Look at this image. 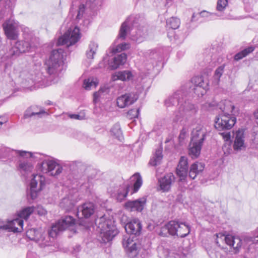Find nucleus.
<instances>
[{
	"label": "nucleus",
	"instance_id": "obj_1",
	"mask_svg": "<svg viewBox=\"0 0 258 258\" xmlns=\"http://www.w3.org/2000/svg\"><path fill=\"white\" fill-rule=\"evenodd\" d=\"M164 103L167 108L178 106L173 120V122L176 124L185 125L187 120L197 111L194 104L184 99V93L181 90L177 91L169 96Z\"/></svg>",
	"mask_w": 258,
	"mask_h": 258
},
{
	"label": "nucleus",
	"instance_id": "obj_2",
	"mask_svg": "<svg viewBox=\"0 0 258 258\" xmlns=\"http://www.w3.org/2000/svg\"><path fill=\"white\" fill-rule=\"evenodd\" d=\"M124 228L126 232L130 235L123 238V246L126 249L128 256L130 258H135L138 255L141 246L137 239H134V235L140 234L142 229L141 223L139 219H134L128 222Z\"/></svg>",
	"mask_w": 258,
	"mask_h": 258
},
{
	"label": "nucleus",
	"instance_id": "obj_3",
	"mask_svg": "<svg viewBox=\"0 0 258 258\" xmlns=\"http://www.w3.org/2000/svg\"><path fill=\"white\" fill-rule=\"evenodd\" d=\"M19 156L20 159L17 163V169L21 176L26 178L32 172L34 166L31 158H38L40 155L22 150H14L5 147L0 148V156H7L10 153Z\"/></svg>",
	"mask_w": 258,
	"mask_h": 258
},
{
	"label": "nucleus",
	"instance_id": "obj_4",
	"mask_svg": "<svg viewBox=\"0 0 258 258\" xmlns=\"http://www.w3.org/2000/svg\"><path fill=\"white\" fill-rule=\"evenodd\" d=\"M128 33L131 35L132 39L139 43L143 41L145 36L143 28L138 25L136 18L132 16L122 24L117 40H124Z\"/></svg>",
	"mask_w": 258,
	"mask_h": 258
},
{
	"label": "nucleus",
	"instance_id": "obj_5",
	"mask_svg": "<svg viewBox=\"0 0 258 258\" xmlns=\"http://www.w3.org/2000/svg\"><path fill=\"white\" fill-rule=\"evenodd\" d=\"M75 219L72 216H66L61 219L58 220L55 224L52 225L51 229L48 232V235L45 234H39L38 240L36 242L39 243L41 246L49 245L50 237L54 238L56 237L59 232H61L70 226L75 224Z\"/></svg>",
	"mask_w": 258,
	"mask_h": 258
},
{
	"label": "nucleus",
	"instance_id": "obj_6",
	"mask_svg": "<svg viewBox=\"0 0 258 258\" xmlns=\"http://www.w3.org/2000/svg\"><path fill=\"white\" fill-rule=\"evenodd\" d=\"M95 224L97 226V231L100 233V237L104 242L111 240L118 233L113 221L110 219H107L105 214L97 216Z\"/></svg>",
	"mask_w": 258,
	"mask_h": 258
},
{
	"label": "nucleus",
	"instance_id": "obj_7",
	"mask_svg": "<svg viewBox=\"0 0 258 258\" xmlns=\"http://www.w3.org/2000/svg\"><path fill=\"white\" fill-rule=\"evenodd\" d=\"M66 53L61 48L53 50L51 52L49 59L46 61V71L50 75L57 77L65 69L64 57Z\"/></svg>",
	"mask_w": 258,
	"mask_h": 258
},
{
	"label": "nucleus",
	"instance_id": "obj_8",
	"mask_svg": "<svg viewBox=\"0 0 258 258\" xmlns=\"http://www.w3.org/2000/svg\"><path fill=\"white\" fill-rule=\"evenodd\" d=\"M48 183L45 177L41 174H33L30 182V188L28 196L32 200L37 198L40 191Z\"/></svg>",
	"mask_w": 258,
	"mask_h": 258
},
{
	"label": "nucleus",
	"instance_id": "obj_9",
	"mask_svg": "<svg viewBox=\"0 0 258 258\" xmlns=\"http://www.w3.org/2000/svg\"><path fill=\"white\" fill-rule=\"evenodd\" d=\"M216 236V243L219 246H220V241H224L226 244L233 248L234 253H238L242 246V239L239 236L232 235H225L222 233L217 234Z\"/></svg>",
	"mask_w": 258,
	"mask_h": 258
},
{
	"label": "nucleus",
	"instance_id": "obj_10",
	"mask_svg": "<svg viewBox=\"0 0 258 258\" xmlns=\"http://www.w3.org/2000/svg\"><path fill=\"white\" fill-rule=\"evenodd\" d=\"M236 122V118L233 114H219L216 116L215 127L218 131L229 130L233 127Z\"/></svg>",
	"mask_w": 258,
	"mask_h": 258
},
{
	"label": "nucleus",
	"instance_id": "obj_11",
	"mask_svg": "<svg viewBox=\"0 0 258 258\" xmlns=\"http://www.w3.org/2000/svg\"><path fill=\"white\" fill-rule=\"evenodd\" d=\"M80 38L79 28L76 26L70 28L62 36L60 37L57 44L66 45L67 47L75 44Z\"/></svg>",
	"mask_w": 258,
	"mask_h": 258
},
{
	"label": "nucleus",
	"instance_id": "obj_12",
	"mask_svg": "<svg viewBox=\"0 0 258 258\" xmlns=\"http://www.w3.org/2000/svg\"><path fill=\"white\" fill-rule=\"evenodd\" d=\"M40 170L51 176H57L62 172V167L53 160L45 159L40 164Z\"/></svg>",
	"mask_w": 258,
	"mask_h": 258
},
{
	"label": "nucleus",
	"instance_id": "obj_13",
	"mask_svg": "<svg viewBox=\"0 0 258 258\" xmlns=\"http://www.w3.org/2000/svg\"><path fill=\"white\" fill-rule=\"evenodd\" d=\"M23 220L20 218H16L7 222L0 220V231L19 232L23 229Z\"/></svg>",
	"mask_w": 258,
	"mask_h": 258
},
{
	"label": "nucleus",
	"instance_id": "obj_14",
	"mask_svg": "<svg viewBox=\"0 0 258 258\" xmlns=\"http://www.w3.org/2000/svg\"><path fill=\"white\" fill-rule=\"evenodd\" d=\"M32 48V45L28 41H18L8 52L10 57H17L20 53L29 52Z\"/></svg>",
	"mask_w": 258,
	"mask_h": 258
},
{
	"label": "nucleus",
	"instance_id": "obj_15",
	"mask_svg": "<svg viewBox=\"0 0 258 258\" xmlns=\"http://www.w3.org/2000/svg\"><path fill=\"white\" fill-rule=\"evenodd\" d=\"M7 37L11 40H16L18 37V23L15 20L10 19L3 25Z\"/></svg>",
	"mask_w": 258,
	"mask_h": 258
},
{
	"label": "nucleus",
	"instance_id": "obj_16",
	"mask_svg": "<svg viewBox=\"0 0 258 258\" xmlns=\"http://www.w3.org/2000/svg\"><path fill=\"white\" fill-rule=\"evenodd\" d=\"M139 95L137 93L130 92L125 93L117 97L116 103L117 106L123 108L134 103L138 99Z\"/></svg>",
	"mask_w": 258,
	"mask_h": 258
},
{
	"label": "nucleus",
	"instance_id": "obj_17",
	"mask_svg": "<svg viewBox=\"0 0 258 258\" xmlns=\"http://www.w3.org/2000/svg\"><path fill=\"white\" fill-rule=\"evenodd\" d=\"M146 202V197H143L136 200L127 201L125 204V207L126 209L131 211L142 212Z\"/></svg>",
	"mask_w": 258,
	"mask_h": 258
},
{
	"label": "nucleus",
	"instance_id": "obj_18",
	"mask_svg": "<svg viewBox=\"0 0 258 258\" xmlns=\"http://www.w3.org/2000/svg\"><path fill=\"white\" fill-rule=\"evenodd\" d=\"M187 158L183 156L181 157L176 168V174L179 178L180 181H184L187 177Z\"/></svg>",
	"mask_w": 258,
	"mask_h": 258
},
{
	"label": "nucleus",
	"instance_id": "obj_19",
	"mask_svg": "<svg viewBox=\"0 0 258 258\" xmlns=\"http://www.w3.org/2000/svg\"><path fill=\"white\" fill-rule=\"evenodd\" d=\"M179 226V222L175 221H169L164 227L162 228L160 235L162 236H166V231H167L168 234L171 235L177 236Z\"/></svg>",
	"mask_w": 258,
	"mask_h": 258
},
{
	"label": "nucleus",
	"instance_id": "obj_20",
	"mask_svg": "<svg viewBox=\"0 0 258 258\" xmlns=\"http://www.w3.org/2000/svg\"><path fill=\"white\" fill-rule=\"evenodd\" d=\"M95 207L91 202L86 203L78 208V216L81 214L82 217L86 218L90 217L95 212Z\"/></svg>",
	"mask_w": 258,
	"mask_h": 258
},
{
	"label": "nucleus",
	"instance_id": "obj_21",
	"mask_svg": "<svg viewBox=\"0 0 258 258\" xmlns=\"http://www.w3.org/2000/svg\"><path fill=\"white\" fill-rule=\"evenodd\" d=\"M175 177L174 175L171 173L166 174L163 177L158 179V183L160 189L163 191H168L171 188V184L174 182Z\"/></svg>",
	"mask_w": 258,
	"mask_h": 258
},
{
	"label": "nucleus",
	"instance_id": "obj_22",
	"mask_svg": "<svg viewBox=\"0 0 258 258\" xmlns=\"http://www.w3.org/2000/svg\"><path fill=\"white\" fill-rule=\"evenodd\" d=\"M86 4H81L79 7L78 14L76 17L77 20H80L83 15L85 9L90 8L93 9L97 6L101 4V0H85Z\"/></svg>",
	"mask_w": 258,
	"mask_h": 258
},
{
	"label": "nucleus",
	"instance_id": "obj_23",
	"mask_svg": "<svg viewBox=\"0 0 258 258\" xmlns=\"http://www.w3.org/2000/svg\"><path fill=\"white\" fill-rule=\"evenodd\" d=\"M207 135V131L205 127L199 125L197 126L192 132V142L203 143Z\"/></svg>",
	"mask_w": 258,
	"mask_h": 258
},
{
	"label": "nucleus",
	"instance_id": "obj_24",
	"mask_svg": "<svg viewBox=\"0 0 258 258\" xmlns=\"http://www.w3.org/2000/svg\"><path fill=\"white\" fill-rule=\"evenodd\" d=\"M205 167L203 163L195 162L190 167L188 176L191 179H195L198 174L201 173Z\"/></svg>",
	"mask_w": 258,
	"mask_h": 258
},
{
	"label": "nucleus",
	"instance_id": "obj_25",
	"mask_svg": "<svg viewBox=\"0 0 258 258\" xmlns=\"http://www.w3.org/2000/svg\"><path fill=\"white\" fill-rule=\"evenodd\" d=\"M216 107L221 110V113L220 114L232 113L235 108L233 103L228 100L221 101L217 104Z\"/></svg>",
	"mask_w": 258,
	"mask_h": 258
},
{
	"label": "nucleus",
	"instance_id": "obj_26",
	"mask_svg": "<svg viewBox=\"0 0 258 258\" xmlns=\"http://www.w3.org/2000/svg\"><path fill=\"white\" fill-rule=\"evenodd\" d=\"M133 75L130 71H119L114 74L112 76L113 81L121 80L122 81H130L133 78Z\"/></svg>",
	"mask_w": 258,
	"mask_h": 258
},
{
	"label": "nucleus",
	"instance_id": "obj_27",
	"mask_svg": "<svg viewBox=\"0 0 258 258\" xmlns=\"http://www.w3.org/2000/svg\"><path fill=\"white\" fill-rule=\"evenodd\" d=\"M202 145V143L192 142L191 141L189 146V155L193 159L198 157L200 154Z\"/></svg>",
	"mask_w": 258,
	"mask_h": 258
},
{
	"label": "nucleus",
	"instance_id": "obj_28",
	"mask_svg": "<svg viewBox=\"0 0 258 258\" xmlns=\"http://www.w3.org/2000/svg\"><path fill=\"white\" fill-rule=\"evenodd\" d=\"M127 58V55L125 53H122L114 57L110 62V67L112 69H116L120 66L124 64Z\"/></svg>",
	"mask_w": 258,
	"mask_h": 258
},
{
	"label": "nucleus",
	"instance_id": "obj_29",
	"mask_svg": "<svg viewBox=\"0 0 258 258\" xmlns=\"http://www.w3.org/2000/svg\"><path fill=\"white\" fill-rule=\"evenodd\" d=\"M132 187L131 184L124 183L118 190L116 199L118 202H122L127 196L130 188Z\"/></svg>",
	"mask_w": 258,
	"mask_h": 258
},
{
	"label": "nucleus",
	"instance_id": "obj_30",
	"mask_svg": "<svg viewBox=\"0 0 258 258\" xmlns=\"http://www.w3.org/2000/svg\"><path fill=\"white\" fill-rule=\"evenodd\" d=\"M244 134L242 131L238 130L235 134L233 148L234 150H241L244 147Z\"/></svg>",
	"mask_w": 258,
	"mask_h": 258
},
{
	"label": "nucleus",
	"instance_id": "obj_31",
	"mask_svg": "<svg viewBox=\"0 0 258 258\" xmlns=\"http://www.w3.org/2000/svg\"><path fill=\"white\" fill-rule=\"evenodd\" d=\"M109 89L108 87L104 86L100 88L97 92H95L93 94V101L97 103L100 101L101 99H104L106 95L108 94Z\"/></svg>",
	"mask_w": 258,
	"mask_h": 258
},
{
	"label": "nucleus",
	"instance_id": "obj_32",
	"mask_svg": "<svg viewBox=\"0 0 258 258\" xmlns=\"http://www.w3.org/2000/svg\"><path fill=\"white\" fill-rule=\"evenodd\" d=\"M44 114H46V112L43 109L41 108L39 111H36L34 107H30L25 111L23 118L27 119L34 116L41 117V115Z\"/></svg>",
	"mask_w": 258,
	"mask_h": 258
},
{
	"label": "nucleus",
	"instance_id": "obj_33",
	"mask_svg": "<svg viewBox=\"0 0 258 258\" xmlns=\"http://www.w3.org/2000/svg\"><path fill=\"white\" fill-rule=\"evenodd\" d=\"M131 182H134L133 192V193L137 192L143 184L142 178L139 173H136L130 178Z\"/></svg>",
	"mask_w": 258,
	"mask_h": 258
},
{
	"label": "nucleus",
	"instance_id": "obj_34",
	"mask_svg": "<svg viewBox=\"0 0 258 258\" xmlns=\"http://www.w3.org/2000/svg\"><path fill=\"white\" fill-rule=\"evenodd\" d=\"M215 16H220V15H217V14L216 13H210L207 11H203L199 13H194L192 14L191 21H198L200 17L202 18H209L208 20H212L213 19H214Z\"/></svg>",
	"mask_w": 258,
	"mask_h": 258
},
{
	"label": "nucleus",
	"instance_id": "obj_35",
	"mask_svg": "<svg viewBox=\"0 0 258 258\" xmlns=\"http://www.w3.org/2000/svg\"><path fill=\"white\" fill-rule=\"evenodd\" d=\"M242 239V246H245L251 243H258V228L255 231L253 236H249L247 235L243 236L241 237Z\"/></svg>",
	"mask_w": 258,
	"mask_h": 258
},
{
	"label": "nucleus",
	"instance_id": "obj_36",
	"mask_svg": "<svg viewBox=\"0 0 258 258\" xmlns=\"http://www.w3.org/2000/svg\"><path fill=\"white\" fill-rule=\"evenodd\" d=\"M98 48V44L94 42H91L89 45L88 49L86 55L87 59L91 61L94 58V55L96 54Z\"/></svg>",
	"mask_w": 258,
	"mask_h": 258
},
{
	"label": "nucleus",
	"instance_id": "obj_37",
	"mask_svg": "<svg viewBox=\"0 0 258 258\" xmlns=\"http://www.w3.org/2000/svg\"><path fill=\"white\" fill-rule=\"evenodd\" d=\"M110 132L111 135L119 141H122L123 139V136L120 124L118 123H115L112 127Z\"/></svg>",
	"mask_w": 258,
	"mask_h": 258
},
{
	"label": "nucleus",
	"instance_id": "obj_38",
	"mask_svg": "<svg viewBox=\"0 0 258 258\" xmlns=\"http://www.w3.org/2000/svg\"><path fill=\"white\" fill-rule=\"evenodd\" d=\"M98 83V81L96 78L93 77L89 78L84 81V88L87 90H91L96 88Z\"/></svg>",
	"mask_w": 258,
	"mask_h": 258
},
{
	"label": "nucleus",
	"instance_id": "obj_39",
	"mask_svg": "<svg viewBox=\"0 0 258 258\" xmlns=\"http://www.w3.org/2000/svg\"><path fill=\"white\" fill-rule=\"evenodd\" d=\"M162 158V150L158 149L156 150L154 156L151 159L149 164L152 166H156L160 163Z\"/></svg>",
	"mask_w": 258,
	"mask_h": 258
},
{
	"label": "nucleus",
	"instance_id": "obj_40",
	"mask_svg": "<svg viewBox=\"0 0 258 258\" xmlns=\"http://www.w3.org/2000/svg\"><path fill=\"white\" fill-rule=\"evenodd\" d=\"M254 49V48L252 46L248 47L236 53L234 56V59L236 61H238L253 52Z\"/></svg>",
	"mask_w": 258,
	"mask_h": 258
},
{
	"label": "nucleus",
	"instance_id": "obj_41",
	"mask_svg": "<svg viewBox=\"0 0 258 258\" xmlns=\"http://www.w3.org/2000/svg\"><path fill=\"white\" fill-rule=\"evenodd\" d=\"M33 206L27 207L22 209L19 213L18 216L22 219H27L34 211Z\"/></svg>",
	"mask_w": 258,
	"mask_h": 258
},
{
	"label": "nucleus",
	"instance_id": "obj_42",
	"mask_svg": "<svg viewBox=\"0 0 258 258\" xmlns=\"http://www.w3.org/2000/svg\"><path fill=\"white\" fill-rule=\"evenodd\" d=\"M190 232L189 225L185 223H180L178 227L177 236L184 237Z\"/></svg>",
	"mask_w": 258,
	"mask_h": 258
},
{
	"label": "nucleus",
	"instance_id": "obj_43",
	"mask_svg": "<svg viewBox=\"0 0 258 258\" xmlns=\"http://www.w3.org/2000/svg\"><path fill=\"white\" fill-rule=\"evenodd\" d=\"M180 24V20L176 17H171L166 21L167 27L172 29H177L179 27Z\"/></svg>",
	"mask_w": 258,
	"mask_h": 258
},
{
	"label": "nucleus",
	"instance_id": "obj_44",
	"mask_svg": "<svg viewBox=\"0 0 258 258\" xmlns=\"http://www.w3.org/2000/svg\"><path fill=\"white\" fill-rule=\"evenodd\" d=\"M40 232L35 229H30L26 232L27 236L32 240H38Z\"/></svg>",
	"mask_w": 258,
	"mask_h": 258
},
{
	"label": "nucleus",
	"instance_id": "obj_45",
	"mask_svg": "<svg viewBox=\"0 0 258 258\" xmlns=\"http://www.w3.org/2000/svg\"><path fill=\"white\" fill-rule=\"evenodd\" d=\"M191 82L194 84L195 87L197 86V89H201V86H204V82L202 77H195L192 78Z\"/></svg>",
	"mask_w": 258,
	"mask_h": 258
},
{
	"label": "nucleus",
	"instance_id": "obj_46",
	"mask_svg": "<svg viewBox=\"0 0 258 258\" xmlns=\"http://www.w3.org/2000/svg\"><path fill=\"white\" fill-rule=\"evenodd\" d=\"M158 255L160 258H168L169 252L168 249L164 248L163 246H159L157 249Z\"/></svg>",
	"mask_w": 258,
	"mask_h": 258
},
{
	"label": "nucleus",
	"instance_id": "obj_47",
	"mask_svg": "<svg viewBox=\"0 0 258 258\" xmlns=\"http://www.w3.org/2000/svg\"><path fill=\"white\" fill-rule=\"evenodd\" d=\"M130 47V45L128 43H122L119 44H118L115 49H113V52L116 53L118 52L121 51L122 50H124L127 49H129Z\"/></svg>",
	"mask_w": 258,
	"mask_h": 258
},
{
	"label": "nucleus",
	"instance_id": "obj_48",
	"mask_svg": "<svg viewBox=\"0 0 258 258\" xmlns=\"http://www.w3.org/2000/svg\"><path fill=\"white\" fill-rule=\"evenodd\" d=\"M224 65L221 66L215 72L214 77L215 80H216L218 82L220 81V77L224 72Z\"/></svg>",
	"mask_w": 258,
	"mask_h": 258
},
{
	"label": "nucleus",
	"instance_id": "obj_49",
	"mask_svg": "<svg viewBox=\"0 0 258 258\" xmlns=\"http://www.w3.org/2000/svg\"><path fill=\"white\" fill-rule=\"evenodd\" d=\"M227 5V0H218L217 4V10L219 12H222L225 10Z\"/></svg>",
	"mask_w": 258,
	"mask_h": 258
},
{
	"label": "nucleus",
	"instance_id": "obj_50",
	"mask_svg": "<svg viewBox=\"0 0 258 258\" xmlns=\"http://www.w3.org/2000/svg\"><path fill=\"white\" fill-rule=\"evenodd\" d=\"M60 206L68 210L72 208V204L68 198H63L60 203Z\"/></svg>",
	"mask_w": 258,
	"mask_h": 258
},
{
	"label": "nucleus",
	"instance_id": "obj_51",
	"mask_svg": "<svg viewBox=\"0 0 258 258\" xmlns=\"http://www.w3.org/2000/svg\"><path fill=\"white\" fill-rule=\"evenodd\" d=\"M208 253L211 258H222V254L219 251L214 249L208 250Z\"/></svg>",
	"mask_w": 258,
	"mask_h": 258
},
{
	"label": "nucleus",
	"instance_id": "obj_52",
	"mask_svg": "<svg viewBox=\"0 0 258 258\" xmlns=\"http://www.w3.org/2000/svg\"><path fill=\"white\" fill-rule=\"evenodd\" d=\"M140 108L131 109L127 112V116L131 118L138 117L139 115Z\"/></svg>",
	"mask_w": 258,
	"mask_h": 258
},
{
	"label": "nucleus",
	"instance_id": "obj_53",
	"mask_svg": "<svg viewBox=\"0 0 258 258\" xmlns=\"http://www.w3.org/2000/svg\"><path fill=\"white\" fill-rule=\"evenodd\" d=\"M194 93L199 97L203 96L206 93V90L204 86H201V89H197V86L194 88Z\"/></svg>",
	"mask_w": 258,
	"mask_h": 258
},
{
	"label": "nucleus",
	"instance_id": "obj_54",
	"mask_svg": "<svg viewBox=\"0 0 258 258\" xmlns=\"http://www.w3.org/2000/svg\"><path fill=\"white\" fill-rule=\"evenodd\" d=\"M69 117L72 119H78V120H83L85 119V116L84 115L80 114H70Z\"/></svg>",
	"mask_w": 258,
	"mask_h": 258
},
{
	"label": "nucleus",
	"instance_id": "obj_55",
	"mask_svg": "<svg viewBox=\"0 0 258 258\" xmlns=\"http://www.w3.org/2000/svg\"><path fill=\"white\" fill-rule=\"evenodd\" d=\"M8 121V118L6 115H0V128L3 124L6 123Z\"/></svg>",
	"mask_w": 258,
	"mask_h": 258
},
{
	"label": "nucleus",
	"instance_id": "obj_56",
	"mask_svg": "<svg viewBox=\"0 0 258 258\" xmlns=\"http://www.w3.org/2000/svg\"><path fill=\"white\" fill-rule=\"evenodd\" d=\"M81 163L77 161H74L72 162H69L67 163V166H69L70 167L71 170H74L75 166H77L78 164H81Z\"/></svg>",
	"mask_w": 258,
	"mask_h": 258
},
{
	"label": "nucleus",
	"instance_id": "obj_57",
	"mask_svg": "<svg viewBox=\"0 0 258 258\" xmlns=\"http://www.w3.org/2000/svg\"><path fill=\"white\" fill-rule=\"evenodd\" d=\"M37 212L39 215H44L46 214V211L42 207L38 206L37 208Z\"/></svg>",
	"mask_w": 258,
	"mask_h": 258
},
{
	"label": "nucleus",
	"instance_id": "obj_58",
	"mask_svg": "<svg viewBox=\"0 0 258 258\" xmlns=\"http://www.w3.org/2000/svg\"><path fill=\"white\" fill-rule=\"evenodd\" d=\"M27 258H38L37 254L32 252H29L27 254Z\"/></svg>",
	"mask_w": 258,
	"mask_h": 258
},
{
	"label": "nucleus",
	"instance_id": "obj_59",
	"mask_svg": "<svg viewBox=\"0 0 258 258\" xmlns=\"http://www.w3.org/2000/svg\"><path fill=\"white\" fill-rule=\"evenodd\" d=\"M224 138L228 141L230 139V133H226L223 136Z\"/></svg>",
	"mask_w": 258,
	"mask_h": 258
},
{
	"label": "nucleus",
	"instance_id": "obj_60",
	"mask_svg": "<svg viewBox=\"0 0 258 258\" xmlns=\"http://www.w3.org/2000/svg\"><path fill=\"white\" fill-rule=\"evenodd\" d=\"M186 130L184 128H183L181 131V132H180V135H179V137L180 138H182V136H184V135L186 134Z\"/></svg>",
	"mask_w": 258,
	"mask_h": 258
},
{
	"label": "nucleus",
	"instance_id": "obj_61",
	"mask_svg": "<svg viewBox=\"0 0 258 258\" xmlns=\"http://www.w3.org/2000/svg\"><path fill=\"white\" fill-rule=\"evenodd\" d=\"M7 98L0 99V107L3 105V104L6 101Z\"/></svg>",
	"mask_w": 258,
	"mask_h": 258
},
{
	"label": "nucleus",
	"instance_id": "obj_62",
	"mask_svg": "<svg viewBox=\"0 0 258 258\" xmlns=\"http://www.w3.org/2000/svg\"><path fill=\"white\" fill-rule=\"evenodd\" d=\"M254 116L256 119H258V109L254 112Z\"/></svg>",
	"mask_w": 258,
	"mask_h": 258
},
{
	"label": "nucleus",
	"instance_id": "obj_63",
	"mask_svg": "<svg viewBox=\"0 0 258 258\" xmlns=\"http://www.w3.org/2000/svg\"><path fill=\"white\" fill-rule=\"evenodd\" d=\"M207 105L208 106V109L210 110L211 108L213 107L214 105V104L211 103H206V106H207Z\"/></svg>",
	"mask_w": 258,
	"mask_h": 258
},
{
	"label": "nucleus",
	"instance_id": "obj_64",
	"mask_svg": "<svg viewBox=\"0 0 258 258\" xmlns=\"http://www.w3.org/2000/svg\"><path fill=\"white\" fill-rule=\"evenodd\" d=\"M76 249H77V251H79L80 250V249H81V247H80V245H77V246H76Z\"/></svg>",
	"mask_w": 258,
	"mask_h": 258
}]
</instances>
